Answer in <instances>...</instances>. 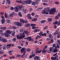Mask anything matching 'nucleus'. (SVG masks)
I'll return each instance as SVG.
<instances>
[{"mask_svg":"<svg viewBox=\"0 0 60 60\" xmlns=\"http://www.w3.org/2000/svg\"><path fill=\"white\" fill-rule=\"evenodd\" d=\"M23 6L22 5H18L15 8H13V7H11V10H13L14 9H15V11L16 12H18L19 11V9L20 10H21L23 8Z\"/></svg>","mask_w":60,"mask_h":60,"instance_id":"f257e3e1","label":"nucleus"},{"mask_svg":"<svg viewBox=\"0 0 60 60\" xmlns=\"http://www.w3.org/2000/svg\"><path fill=\"white\" fill-rule=\"evenodd\" d=\"M25 34H27V35H28V32H27V31H25L22 34H20V35L19 36V34L17 35V37L18 39H21L24 38L25 37Z\"/></svg>","mask_w":60,"mask_h":60,"instance_id":"f03ea898","label":"nucleus"},{"mask_svg":"<svg viewBox=\"0 0 60 60\" xmlns=\"http://www.w3.org/2000/svg\"><path fill=\"white\" fill-rule=\"evenodd\" d=\"M16 1L17 3H21L23 4H30L32 3V1L30 0H28L26 1H22L21 0L19 1V0H17Z\"/></svg>","mask_w":60,"mask_h":60,"instance_id":"7ed1b4c3","label":"nucleus"},{"mask_svg":"<svg viewBox=\"0 0 60 60\" xmlns=\"http://www.w3.org/2000/svg\"><path fill=\"white\" fill-rule=\"evenodd\" d=\"M11 31L8 30L6 31V32L4 33H1V35H5L6 37H10L9 34H11Z\"/></svg>","mask_w":60,"mask_h":60,"instance_id":"20e7f679","label":"nucleus"},{"mask_svg":"<svg viewBox=\"0 0 60 60\" xmlns=\"http://www.w3.org/2000/svg\"><path fill=\"white\" fill-rule=\"evenodd\" d=\"M56 8H54L51 9V10L49 11L50 14H54L55 12Z\"/></svg>","mask_w":60,"mask_h":60,"instance_id":"39448f33","label":"nucleus"},{"mask_svg":"<svg viewBox=\"0 0 60 60\" xmlns=\"http://www.w3.org/2000/svg\"><path fill=\"white\" fill-rule=\"evenodd\" d=\"M26 49L25 48H23L21 50V53H23V55H22V58H23V57L24 56V55H25L26 53Z\"/></svg>","mask_w":60,"mask_h":60,"instance_id":"423d86ee","label":"nucleus"},{"mask_svg":"<svg viewBox=\"0 0 60 60\" xmlns=\"http://www.w3.org/2000/svg\"><path fill=\"white\" fill-rule=\"evenodd\" d=\"M39 34L40 36H37V37H38L39 38H41V36H46V33H45L44 34H43L42 33V32H41L40 33H39Z\"/></svg>","mask_w":60,"mask_h":60,"instance_id":"0eeeda50","label":"nucleus"},{"mask_svg":"<svg viewBox=\"0 0 60 60\" xmlns=\"http://www.w3.org/2000/svg\"><path fill=\"white\" fill-rule=\"evenodd\" d=\"M57 47L55 46V48L54 50L52 51V52L53 53L55 52H57L58 51V50L57 49V48H59V47H60L59 45L57 43Z\"/></svg>","mask_w":60,"mask_h":60,"instance_id":"6e6552de","label":"nucleus"},{"mask_svg":"<svg viewBox=\"0 0 60 60\" xmlns=\"http://www.w3.org/2000/svg\"><path fill=\"white\" fill-rule=\"evenodd\" d=\"M57 34H58V38H59L60 37V34L58 32V30H56V32L54 33H54L52 34H53V35H54H54H56Z\"/></svg>","mask_w":60,"mask_h":60,"instance_id":"1a4fd4ad","label":"nucleus"},{"mask_svg":"<svg viewBox=\"0 0 60 60\" xmlns=\"http://www.w3.org/2000/svg\"><path fill=\"white\" fill-rule=\"evenodd\" d=\"M53 24H54L55 25L54 26V28H56V24H58V26H59L60 24V22H57V21L56 22H54L53 23Z\"/></svg>","mask_w":60,"mask_h":60,"instance_id":"9d476101","label":"nucleus"},{"mask_svg":"<svg viewBox=\"0 0 60 60\" xmlns=\"http://www.w3.org/2000/svg\"><path fill=\"white\" fill-rule=\"evenodd\" d=\"M49 11V10L48 9V11H46L45 10H44L42 11V14H48L49 13L48 11Z\"/></svg>","mask_w":60,"mask_h":60,"instance_id":"9b49d317","label":"nucleus"},{"mask_svg":"<svg viewBox=\"0 0 60 60\" xmlns=\"http://www.w3.org/2000/svg\"><path fill=\"white\" fill-rule=\"evenodd\" d=\"M2 19L1 20V22L2 24H4L5 22V20L4 19V17L3 16H2Z\"/></svg>","mask_w":60,"mask_h":60,"instance_id":"f8f14e48","label":"nucleus"},{"mask_svg":"<svg viewBox=\"0 0 60 60\" xmlns=\"http://www.w3.org/2000/svg\"><path fill=\"white\" fill-rule=\"evenodd\" d=\"M14 24L15 25H17L18 26H22V24L20 22H15Z\"/></svg>","mask_w":60,"mask_h":60,"instance_id":"ddd939ff","label":"nucleus"},{"mask_svg":"<svg viewBox=\"0 0 60 60\" xmlns=\"http://www.w3.org/2000/svg\"><path fill=\"white\" fill-rule=\"evenodd\" d=\"M2 38L1 37H0V41H3L4 42H7V41L6 40V39L5 38L2 39Z\"/></svg>","mask_w":60,"mask_h":60,"instance_id":"4468645a","label":"nucleus"},{"mask_svg":"<svg viewBox=\"0 0 60 60\" xmlns=\"http://www.w3.org/2000/svg\"><path fill=\"white\" fill-rule=\"evenodd\" d=\"M25 39H27V40H28L29 41H34V39H31V37H29L27 38H25Z\"/></svg>","mask_w":60,"mask_h":60,"instance_id":"2eb2a0df","label":"nucleus"},{"mask_svg":"<svg viewBox=\"0 0 60 60\" xmlns=\"http://www.w3.org/2000/svg\"><path fill=\"white\" fill-rule=\"evenodd\" d=\"M11 46H14V45L11 44H8L7 45V48L8 49H9V48H10Z\"/></svg>","mask_w":60,"mask_h":60,"instance_id":"dca6fc26","label":"nucleus"},{"mask_svg":"<svg viewBox=\"0 0 60 60\" xmlns=\"http://www.w3.org/2000/svg\"><path fill=\"white\" fill-rule=\"evenodd\" d=\"M20 20L21 22L22 23H27V21H24L23 19H20Z\"/></svg>","mask_w":60,"mask_h":60,"instance_id":"f3484780","label":"nucleus"},{"mask_svg":"<svg viewBox=\"0 0 60 60\" xmlns=\"http://www.w3.org/2000/svg\"><path fill=\"white\" fill-rule=\"evenodd\" d=\"M31 26H33L32 27V29H35L36 28H38V27H34V26H36V25L34 24H31Z\"/></svg>","mask_w":60,"mask_h":60,"instance_id":"a211bd4d","label":"nucleus"},{"mask_svg":"<svg viewBox=\"0 0 60 60\" xmlns=\"http://www.w3.org/2000/svg\"><path fill=\"white\" fill-rule=\"evenodd\" d=\"M16 14L15 13H14V12H13L11 14H10L9 15V16L10 17H11V18L12 17L14 16V15H15Z\"/></svg>","mask_w":60,"mask_h":60,"instance_id":"6ab92c4d","label":"nucleus"},{"mask_svg":"<svg viewBox=\"0 0 60 60\" xmlns=\"http://www.w3.org/2000/svg\"><path fill=\"white\" fill-rule=\"evenodd\" d=\"M2 45H0V54H2V53H4V52L3 51H0V50H1L2 49Z\"/></svg>","mask_w":60,"mask_h":60,"instance_id":"aec40b11","label":"nucleus"},{"mask_svg":"<svg viewBox=\"0 0 60 60\" xmlns=\"http://www.w3.org/2000/svg\"><path fill=\"white\" fill-rule=\"evenodd\" d=\"M31 15L30 14H29L28 15L27 17L28 19H32V17H30V16H31Z\"/></svg>","mask_w":60,"mask_h":60,"instance_id":"412c9836","label":"nucleus"},{"mask_svg":"<svg viewBox=\"0 0 60 60\" xmlns=\"http://www.w3.org/2000/svg\"><path fill=\"white\" fill-rule=\"evenodd\" d=\"M35 56V54H32V56L30 55V56L29 58H32V57H34V56Z\"/></svg>","mask_w":60,"mask_h":60,"instance_id":"4be33fe9","label":"nucleus"},{"mask_svg":"<svg viewBox=\"0 0 60 60\" xmlns=\"http://www.w3.org/2000/svg\"><path fill=\"white\" fill-rule=\"evenodd\" d=\"M46 52H47V50H45V49H44L42 51V52L43 53H46Z\"/></svg>","mask_w":60,"mask_h":60,"instance_id":"5701e85b","label":"nucleus"},{"mask_svg":"<svg viewBox=\"0 0 60 60\" xmlns=\"http://www.w3.org/2000/svg\"><path fill=\"white\" fill-rule=\"evenodd\" d=\"M40 30V29L38 30H37L36 29H35V30H34V33H36L37 32H39Z\"/></svg>","mask_w":60,"mask_h":60,"instance_id":"b1692460","label":"nucleus"},{"mask_svg":"<svg viewBox=\"0 0 60 60\" xmlns=\"http://www.w3.org/2000/svg\"><path fill=\"white\" fill-rule=\"evenodd\" d=\"M51 59L52 60H55L56 59V57H51Z\"/></svg>","mask_w":60,"mask_h":60,"instance_id":"393cba45","label":"nucleus"},{"mask_svg":"<svg viewBox=\"0 0 60 60\" xmlns=\"http://www.w3.org/2000/svg\"><path fill=\"white\" fill-rule=\"evenodd\" d=\"M41 50L39 51H37L36 52V54H37V53H40L41 52Z\"/></svg>","mask_w":60,"mask_h":60,"instance_id":"a878e982","label":"nucleus"},{"mask_svg":"<svg viewBox=\"0 0 60 60\" xmlns=\"http://www.w3.org/2000/svg\"><path fill=\"white\" fill-rule=\"evenodd\" d=\"M53 47H52L50 48L49 49V50H50V52L51 51H52L53 50Z\"/></svg>","mask_w":60,"mask_h":60,"instance_id":"bb28decb","label":"nucleus"},{"mask_svg":"<svg viewBox=\"0 0 60 60\" xmlns=\"http://www.w3.org/2000/svg\"><path fill=\"white\" fill-rule=\"evenodd\" d=\"M7 3H8V4H11V2L10 0H7Z\"/></svg>","mask_w":60,"mask_h":60,"instance_id":"cd10ccee","label":"nucleus"},{"mask_svg":"<svg viewBox=\"0 0 60 60\" xmlns=\"http://www.w3.org/2000/svg\"><path fill=\"white\" fill-rule=\"evenodd\" d=\"M0 29H3L4 30H5L6 29V27H1L0 28Z\"/></svg>","mask_w":60,"mask_h":60,"instance_id":"c85d7f7f","label":"nucleus"},{"mask_svg":"<svg viewBox=\"0 0 60 60\" xmlns=\"http://www.w3.org/2000/svg\"><path fill=\"white\" fill-rule=\"evenodd\" d=\"M49 36L50 38L51 39H52V38H53L52 36V35H51V34H49Z\"/></svg>","mask_w":60,"mask_h":60,"instance_id":"c756f323","label":"nucleus"},{"mask_svg":"<svg viewBox=\"0 0 60 60\" xmlns=\"http://www.w3.org/2000/svg\"><path fill=\"white\" fill-rule=\"evenodd\" d=\"M18 13L20 17H22V14L21 12H19Z\"/></svg>","mask_w":60,"mask_h":60,"instance_id":"7c9ffc66","label":"nucleus"},{"mask_svg":"<svg viewBox=\"0 0 60 60\" xmlns=\"http://www.w3.org/2000/svg\"><path fill=\"white\" fill-rule=\"evenodd\" d=\"M37 20V18H35L32 20V21H36Z\"/></svg>","mask_w":60,"mask_h":60,"instance_id":"2f4dec72","label":"nucleus"},{"mask_svg":"<svg viewBox=\"0 0 60 60\" xmlns=\"http://www.w3.org/2000/svg\"><path fill=\"white\" fill-rule=\"evenodd\" d=\"M7 23H11V21L8 19L7 20Z\"/></svg>","mask_w":60,"mask_h":60,"instance_id":"473e14b6","label":"nucleus"},{"mask_svg":"<svg viewBox=\"0 0 60 60\" xmlns=\"http://www.w3.org/2000/svg\"><path fill=\"white\" fill-rule=\"evenodd\" d=\"M5 0H3V1L2 2V4H5Z\"/></svg>","mask_w":60,"mask_h":60,"instance_id":"72a5a7b5","label":"nucleus"},{"mask_svg":"<svg viewBox=\"0 0 60 60\" xmlns=\"http://www.w3.org/2000/svg\"><path fill=\"white\" fill-rule=\"evenodd\" d=\"M5 17L6 18H7L8 16H7V13H5Z\"/></svg>","mask_w":60,"mask_h":60,"instance_id":"f704fd0d","label":"nucleus"},{"mask_svg":"<svg viewBox=\"0 0 60 60\" xmlns=\"http://www.w3.org/2000/svg\"><path fill=\"white\" fill-rule=\"evenodd\" d=\"M31 25L30 24H27V25H25V26H30Z\"/></svg>","mask_w":60,"mask_h":60,"instance_id":"c9c22d12","label":"nucleus"},{"mask_svg":"<svg viewBox=\"0 0 60 60\" xmlns=\"http://www.w3.org/2000/svg\"><path fill=\"white\" fill-rule=\"evenodd\" d=\"M23 11L24 13H26V9L24 10V9H23Z\"/></svg>","mask_w":60,"mask_h":60,"instance_id":"e433bc0d","label":"nucleus"},{"mask_svg":"<svg viewBox=\"0 0 60 60\" xmlns=\"http://www.w3.org/2000/svg\"><path fill=\"white\" fill-rule=\"evenodd\" d=\"M21 56V55L19 54H18L17 56V57H19Z\"/></svg>","mask_w":60,"mask_h":60,"instance_id":"4c0bfd02","label":"nucleus"},{"mask_svg":"<svg viewBox=\"0 0 60 60\" xmlns=\"http://www.w3.org/2000/svg\"><path fill=\"white\" fill-rule=\"evenodd\" d=\"M45 22L46 21L45 20H43L41 21V22L42 23H45Z\"/></svg>","mask_w":60,"mask_h":60,"instance_id":"58836bf2","label":"nucleus"},{"mask_svg":"<svg viewBox=\"0 0 60 60\" xmlns=\"http://www.w3.org/2000/svg\"><path fill=\"white\" fill-rule=\"evenodd\" d=\"M51 20H52V19L50 18H49L48 19V20L49 21H51Z\"/></svg>","mask_w":60,"mask_h":60,"instance_id":"ea45409f","label":"nucleus"},{"mask_svg":"<svg viewBox=\"0 0 60 60\" xmlns=\"http://www.w3.org/2000/svg\"><path fill=\"white\" fill-rule=\"evenodd\" d=\"M15 32L14 31V33H13L12 34V36H14V35H15Z\"/></svg>","mask_w":60,"mask_h":60,"instance_id":"a19ab883","label":"nucleus"},{"mask_svg":"<svg viewBox=\"0 0 60 60\" xmlns=\"http://www.w3.org/2000/svg\"><path fill=\"white\" fill-rule=\"evenodd\" d=\"M31 50V49H27V51H30Z\"/></svg>","mask_w":60,"mask_h":60,"instance_id":"79ce46f5","label":"nucleus"},{"mask_svg":"<svg viewBox=\"0 0 60 60\" xmlns=\"http://www.w3.org/2000/svg\"><path fill=\"white\" fill-rule=\"evenodd\" d=\"M43 5H48V4L46 3H44Z\"/></svg>","mask_w":60,"mask_h":60,"instance_id":"37998d69","label":"nucleus"},{"mask_svg":"<svg viewBox=\"0 0 60 60\" xmlns=\"http://www.w3.org/2000/svg\"><path fill=\"white\" fill-rule=\"evenodd\" d=\"M12 28L13 29H16L17 28V27H16L15 26H13Z\"/></svg>","mask_w":60,"mask_h":60,"instance_id":"c03bdc74","label":"nucleus"},{"mask_svg":"<svg viewBox=\"0 0 60 60\" xmlns=\"http://www.w3.org/2000/svg\"><path fill=\"white\" fill-rule=\"evenodd\" d=\"M59 18V17L58 16H57L55 17L56 19H58Z\"/></svg>","mask_w":60,"mask_h":60,"instance_id":"a18cd8bd","label":"nucleus"},{"mask_svg":"<svg viewBox=\"0 0 60 60\" xmlns=\"http://www.w3.org/2000/svg\"><path fill=\"white\" fill-rule=\"evenodd\" d=\"M55 3L56 4H59V2H55Z\"/></svg>","mask_w":60,"mask_h":60,"instance_id":"49530a36","label":"nucleus"},{"mask_svg":"<svg viewBox=\"0 0 60 60\" xmlns=\"http://www.w3.org/2000/svg\"><path fill=\"white\" fill-rule=\"evenodd\" d=\"M11 52H12V51H10L9 52V54H10V55H12V54L11 53Z\"/></svg>","mask_w":60,"mask_h":60,"instance_id":"de8ad7c7","label":"nucleus"},{"mask_svg":"<svg viewBox=\"0 0 60 60\" xmlns=\"http://www.w3.org/2000/svg\"><path fill=\"white\" fill-rule=\"evenodd\" d=\"M20 31L21 32H23V29H21L20 30Z\"/></svg>","mask_w":60,"mask_h":60,"instance_id":"09e8293b","label":"nucleus"},{"mask_svg":"<svg viewBox=\"0 0 60 60\" xmlns=\"http://www.w3.org/2000/svg\"><path fill=\"white\" fill-rule=\"evenodd\" d=\"M3 32V30H0V33H2Z\"/></svg>","mask_w":60,"mask_h":60,"instance_id":"8fccbe9b","label":"nucleus"},{"mask_svg":"<svg viewBox=\"0 0 60 60\" xmlns=\"http://www.w3.org/2000/svg\"><path fill=\"white\" fill-rule=\"evenodd\" d=\"M54 41H53V40L52 39L51 40V43H52V42H53Z\"/></svg>","mask_w":60,"mask_h":60,"instance_id":"3c124183","label":"nucleus"},{"mask_svg":"<svg viewBox=\"0 0 60 60\" xmlns=\"http://www.w3.org/2000/svg\"><path fill=\"white\" fill-rule=\"evenodd\" d=\"M14 56H12L10 57V59H12V58H14Z\"/></svg>","mask_w":60,"mask_h":60,"instance_id":"603ef678","label":"nucleus"},{"mask_svg":"<svg viewBox=\"0 0 60 60\" xmlns=\"http://www.w3.org/2000/svg\"><path fill=\"white\" fill-rule=\"evenodd\" d=\"M35 14L34 13H32V16H34V15Z\"/></svg>","mask_w":60,"mask_h":60,"instance_id":"864d4df0","label":"nucleus"},{"mask_svg":"<svg viewBox=\"0 0 60 60\" xmlns=\"http://www.w3.org/2000/svg\"><path fill=\"white\" fill-rule=\"evenodd\" d=\"M47 45L45 46L44 49H46V48H47Z\"/></svg>","mask_w":60,"mask_h":60,"instance_id":"5fc2aeb1","label":"nucleus"},{"mask_svg":"<svg viewBox=\"0 0 60 60\" xmlns=\"http://www.w3.org/2000/svg\"><path fill=\"white\" fill-rule=\"evenodd\" d=\"M3 49H6V48L4 47H3Z\"/></svg>","mask_w":60,"mask_h":60,"instance_id":"6e6d98bb","label":"nucleus"},{"mask_svg":"<svg viewBox=\"0 0 60 60\" xmlns=\"http://www.w3.org/2000/svg\"><path fill=\"white\" fill-rule=\"evenodd\" d=\"M4 12H1L0 13V14H2V15H3V14H4Z\"/></svg>","mask_w":60,"mask_h":60,"instance_id":"4d7b16f0","label":"nucleus"},{"mask_svg":"<svg viewBox=\"0 0 60 60\" xmlns=\"http://www.w3.org/2000/svg\"><path fill=\"white\" fill-rule=\"evenodd\" d=\"M16 40V38H14L13 39V40L14 41H15Z\"/></svg>","mask_w":60,"mask_h":60,"instance_id":"13d9d810","label":"nucleus"},{"mask_svg":"<svg viewBox=\"0 0 60 60\" xmlns=\"http://www.w3.org/2000/svg\"><path fill=\"white\" fill-rule=\"evenodd\" d=\"M58 16H59V17H60V13H59L58 15Z\"/></svg>","mask_w":60,"mask_h":60,"instance_id":"bf43d9fd","label":"nucleus"},{"mask_svg":"<svg viewBox=\"0 0 60 60\" xmlns=\"http://www.w3.org/2000/svg\"><path fill=\"white\" fill-rule=\"evenodd\" d=\"M33 10V9L32 8H30V11H32Z\"/></svg>","mask_w":60,"mask_h":60,"instance_id":"052dcab7","label":"nucleus"},{"mask_svg":"<svg viewBox=\"0 0 60 60\" xmlns=\"http://www.w3.org/2000/svg\"><path fill=\"white\" fill-rule=\"evenodd\" d=\"M18 48H19V49H21V47H20V46H18Z\"/></svg>","mask_w":60,"mask_h":60,"instance_id":"680f3d73","label":"nucleus"},{"mask_svg":"<svg viewBox=\"0 0 60 60\" xmlns=\"http://www.w3.org/2000/svg\"><path fill=\"white\" fill-rule=\"evenodd\" d=\"M57 55V53H56L53 55V56H56Z\"/></svg>","mask_w":60,"mask_h":60,"instance_id":"e2e57ef3","label":"nucleus"},{"mask_svg":"<svg viewBox=\"0 0 60 60\" xmlns=\"http://www.w3.org/2000/svg\"><path fill=\"white\" fill-rule=\"evenodd\" d=\"M47 26L46 27H45L44 28V29H47Z\"/></svg>","mask_w":60,"mask_h":60,"instance_id":"0e129e2a","label":"nucleus"},{"mask_svg":"<svg viewBox=\"0 0 60 60\" xmlns=\"http://www.w3.org/2000/svg\"><path fill=\"white\" fill-rule=\"evenodd\" d=\"M49 31H47V33L48 34H49Z\"/></svg>","mask_w":60,"mask_h":60,"instance_id":"69168bd1","label":"nucleus"},{"mask_svg":"<svg viewBox=\"0 0 60 60\" xmlns=\"http://www.w3.org/2000/svg\"><path fill=\"white\" fill-rule=\"evenodd\" d=\"M37 42H38V41H35V43H37Z\"/></svg>","mask_w":60,"mask_h":60,"instance_id":"338daca9","label":"nucleus"},{"mask_svg":"<svg viewBox=\"0 0 60 60\" xmlns=\"http://www.w3.org/2000/svg\"><path fill=\"white\" fill-rule=\"evenodd\" d=\"M55 47V44H54L53 45V47Z\"/></svg>","mask_w":60,"mask_h":60,"instance_id":"774afa93","label":"nucleus"}]
</instances>
